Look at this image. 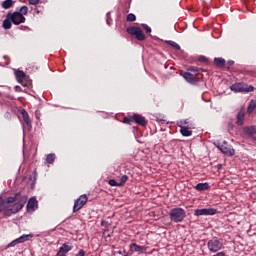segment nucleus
<instances>
[{
    "mask_svg": "<svg viewBox=\"0 0 256 256\" xmlns=\"http://www.w3.org/2000/svg\"><path fill=\"white\" fill-rule=\"evenodd\" d=\"M169 217L173 223H182V221H185V217H187V212L183 208H172L169 212Z\"/></svg>",
    "mask_w": 256,
    "mask_h": 256,
    "instance_id": "f257e3e1",
    "label": "nucleus"
},
{
    "mask_svg": "<svg viewBox=\"0 0 256 256\" xmlns=\"http://www.w3.org/2000/svg\"><path fill=\"white\" fill-rule=\"evenodd\" d=\"M12 199H14L12 209H14V213H19V211L25 207V203H27L28 198L26 195L16 193L14 196H12Z\"/></svg>",
    "mask_w": 256,
    "mask_h": 256,
    "instance_id": "f03ea898",
    "label": "nucleus"
},
{
    "mask_svg": "<svg viewBox=\"0 0 256 256\" xmlns=\"http://www.w3.org/2000/svg\"><path fill=\"white\" fill-rule=\"evenodd\" d=\"M208 251L210 253H219L223 249V240L218 237H213L207 242Z\"/></svg>",
    "mask_w": 256,
    "mask_h": 256,
    "instance_id": "7ed1b4c3",
    "label": "nucleus"
},
{
    "mask_svg": "<svg viewBox=\"0 0 256 256\" xmlns=\"http://www.w3.org/2000/svg\"><path fill=\"white\" fill-rule=\"evenodd\" d=\"M230 89L234 91V93H251L255 88L244 83H235L230 86Z\"/></svg>",
    "mask_w": 256,
    "mask_h": 256,
    "instance_id": "20e7f679",
    "label": "nucleus"
},
{
    "mask_svg": "<svg viewBox=\"0 0 256 256\" xmlns=\"http://www.w3.org/2000/svg\"><path fill=\"white\" fill-rule=\"evenodd\" d=\"M215 147L221 151L224 155H227L228 157H233L235 155V149H233L229 144H227V141H224L222 144L221 142L214 143Z\"/></svg>",
    "mask_w": 256,
    "mask_h": 256,
    "instance_id": "39448f33",
    "label": "nucleus"
},
{
    "mask_svg": "<svg viewBox=\"0 0 256 256\" xmlns=\"http://www.w3.org/2000/svg\"><path fill=\"white\" fill-rule=\"evenodd\" d=\"M127 33H129V35H134L138 41H145V34L143 33V30L137 26L128 27Z\"/></svg>",
    "mask_w": 256,
    "mask_h": 256,
    "instance_id": "423d86ee",
    "label": "nucleus"
},
{
    "mask_svg": "<svg viewBox=\"0 0 256 256\" xmlns=\"http://www.w3.org/2000/svg\"><path fill=\"white\" fill-rule=\"evenodd\" d=\"M87 201L88 198L85 194L81 195L78 199H76L73 206V213H77V211L83 209V207H85V205L87 204Z\"/></svg>",
    "mask_w": 256,
    "mask_h": 256,
    "instance_id": "0eeeda50",
    "label": "nucleus"
},
{
    "mask_svg": "<svg viewBox=\"0 0 256 256\" xmlns=\"http://www.w3.org/2000/svg\"><path fill=\"white\" fill-rule=\"evenodd\" d=\"M194 215H195V217L217 215V209H215V208L196 209V210L194 211Z\"/></svg>",
    "mask_w": 256,
    "mask_h": 256,
    "instance_id": "6e6552de",
    "label": "nucleus"
},
{
    "mask_svg": "<svg viewBox=\"0 0 256 256\" xmlns=\"http://www.w3.org/2000/svg\"><path fill=\"white\" fill-rule=\"evenodd\" d=\"M7 17L14 25H21V23H25V16H22L19 12L8 13Z\"/></svg>",
    "mask_w": 256,
    "mask_h": 256,
    "instance_id": "1a4fd4ad",
    "label": "nucleus"
},
{
    "mask_svg": "<svg viewBox=\"0 0 256 256\" xmlns=\"http://www.w3.org/2000/svg\"><path fill=\"white\" fill-rule=\"evenodd\" d=\"M13 203H15V198H13V196H9L6 199L0 200V213L6 209H9Z\"/></svg>",
    "mask_w": 256,
    "mask_h": 256,
    "instance_id": "9d476101",
    "label": "nucleus"
},
{
    "mask_svg": "<svg viewBox=\"0 0 256 256\" xmlns=\"http://www.w3.org/2000/svg\"><path fill=\"white\" fill-rule=\"evenodd\" d=\"M73 250V245H71L69 242L64 243L58 250L56 256H66L69 251Z\"/></svg>",
    "mask_w": 256,
    "mask_h": 256,
    "instance_id": "9b49d317",
    "label": "nucleus"
},
{
    "mask_svg": "<svg viewBox=\"0 0 256 256\" xmlns=\"http://www.w3.org/2000/svg\"><path fill=\"white\" fill-rule=\"evenodd\" d=\"M129 249H130L129 251H130V253H132V255L134 253H143L144 251H146L145 246H140L137 243H131L129 245Z\"/></svg>",
    "mask_w": 256,
    "mask_h": 256,
    "instance_id": "f8f14e48",
    "label": "nucleus"
},
{
    "mask_svg": "<svg viewBox=\"0 0 256 256\" xmlns=\"http://www.w3.org/2000/svg\"><path fill=\"white\" fill-rule=\"evenodd\" d=\"M39 207V202L37 201V198L32 197L29 199L27 204V211H37Z\"/></svg>",
    "mask_w": 256,
    "mask_h": 256,
    "instance_id": "ddd939ff",
    "label": "nucleus"
},
{
    "mask_svg": "<svg viewBox=\"0 0 256 256\" xmlns=\"http://www.w3.org/2000/svg\"><path fill=\"white\" fill-rule=\"evenodd\" d=\"M133 120L137 125H140L141 127H147V119H145L144 116H141V114H134Z\"/></svg>",
    "mask_w": 256,
    "mask_h": 256,
    "instance_id": "4468645a",
    "label": "nucleus"
},
{
    "mask_svg": "<svg viewBox=\"0 0 256 256\" xmlns=\"http://www.w3.org/2000/svg\"><path fill=\"white\" fill-rule=\"evenodd\" d=\"M245 123V110H240L236 116V124L241 127Z\"/></svg>",
    "mask_w": 256,
    "mask_h": 256,
    "instance_id": "2eb2a0df",
    "label": "nucleus"
},
{
    "mask_svg": "<svg viewBox=\"0 0 256 256\" xmlns=\"http://www.w3.org/2000/svg\"><path fill=\"white\" fill-rule=\"evenodd\" d=\"M21 115L23 117L25 125L28 127V129H31V118L29 117V113L27 112V110L22 109Z\"/></svg>",
    "mask_w": 256,
    "mask_h": 256,
    "instance_id": "dca6fc26",
    "label": "nucleus"
},
{
    "mask_svg": "<svg viewBox=\"0 0 256 256\" xmlns=\"http://www.w3.org/2000/svg\"><path fill=\"white\" fill-rule=\"evenodd\" d=\"M15 77L18 83H23V81H25V77H27V74H25L23 70H16Z\"/></svg>",
    "mask_w": 256,
    "mask_h": 256,
    "instance_id": "f3484780",
    "label": "nucleus"
},
{
    "mask_svg": "<svg viewBox=\"0 0 256 256\" xmlns=\"http://www.w3.org/2000/svg\"><path fill=\"white\" fill-rule=\"evenodd\" d=\"M243 133L245 135H256V126H245L243 127Z\"/></svg>",
    "mask_w": 256,
    "mask_h": 256,
    "instance_id": "a211bd4d",
    "label": "nucleus"
},
{
    "mask_svg": "<svg viewBox=\"0 0 256 256\" xmlns=\"http://www.w3.org/2000/svg\"><path fill=\"white\" fill-rule=\"evenodd\" d=\"M183 77L188 83H195V75L191 74L190 72H185Z\"/></svg>",
    "mask_w": 256,
    "mask_h": 256,
    "instance_id": "6ab92c4d",
    "label": "nucleus"
},
{
    "mask_svg": "<svg viewBox=\"0 0 256 256\" xmlns=\"http://www.w3.org/2000/svg\"><path fill=\"white\" fill-rule=\"evenodd\" d=\"M196 191H207V189H209V183L205 182V183H198L195 186Z\"/></svg>",
    "mask_w": 256,
    "mask_h": 256,
    "instance_id": "aec40b11",
    "label": "nucleus"
},
{
    "mask_svg": "<svg viewBox=\"0 0 256 256\" xmlns=\"http://www.w3.org/2000/svg\"><path fill=\"white\" fill-rule=\"evenodd\" d=\"M29 237L33 238V234H24L16 239L18 240V243H25V241H29Z\"/></svg>",
    "mask_w": 256,
    "mask_h": 256,
    "instance_id": "412c9836",
    "label": "nucleus"
},
{
    "mask_svg": "<svg viewBox=\"0 0 256 256\" xmlns=\"http://www.w3.org/2000/svg\"><path fill=\"white\" fill-rule=\"evenodd\" d=\"M29 237L33 238V234H24L16 239L18 240V243H25V241H29Z\"/></svg>",
    "mask_w": 256,
    "mask_h": 256,
    "instance_id": "4be33fe9",
    "label": "nucleus"
},
{
    "mask_svg": "<svg viewBox=\"0 0 256 256\" xmlns=\"http://www.w3.org/2000/svg\"><path fill=\"white\" fill-rule=\"evenodd\" d=\"M180 133L181 135H183V137H191V135L193 134L191 130H189V128L187 127H182Z\"/></svg>",
    "mask_w": 256,
    "mask_h": 256,
    "instance_id": "5701e85b",
    "label": "nucleus"
},
{
    "mask_svg": "<svg viewBox=\"0 0 256 256\" xmlns=\"http://www.w3.org/2000/svg\"><path fill=\"white\" fill-rule=\"evenodd\" d=\"M166 43H167V45H170L171 47L176 49V51H181V46L179 44H177V42L172 41V40H167Z\"/></svg>",
    "mask_w": 256,
    "mask_h": 256,
    "instance_id": "b1692460",
    "label": "nucleus"
},
{
    "mask_svg": "<svg viewBox=\"0 0 256 256\" xmlns=\"http://www.w3.org/2000/svg\"><path fill=\"white\" fill-rule=\"evenodd\" d=\"M214 63L217 67H225V59L223 58H214Z\"/></svg>",
    "mask_w": 256,
    "mask_h": 256,
    "instance_id": "393cba45",
    "label": "nucleus"
},
{
    "mask_svg": "<svg viewBox=\"0 0 256 256\" xmlns=\"http://www.w3.org/2000/svg\"><path fill=\"white\" fill-rule=\"evenodd\" d=\"M46 163H48L49 165H53V163H55V154L54 153H50L47 155Z\"/></svg>",
    "mask_w": 256,
    "mask_h": 256,
    "instance_id": "a878e982",
    "label": "nucleus"
},
{
    "mask_svg": "<svg viewBox=\"0 0 256 256\" xmlns=\"http://www.w3.org/2000/svg\"><path fill=\"white\" fill-rule=\"evenodd\" d=\"M15 214H17V212H15L13 208H7L3 212L4 217H11V215H15Z\"/></svg>",
    "mask_w": 256,
    "mask_h": 256,
    "instance_id": "bb28decb",
    "label": "nucleus"
},
{
    "mask_svg": "<svg viewBox=\"0 0 256 256\" xmlns=\"http://www.w3.org/2000/svg\"><path fill=\"white\" fill-rule=\"evenodd\" d=\"M128 180H129V176L127 175L121 176V178L118 180L119 187H123V185L126 184Z\"/></svg>",
    "mask_w": 256,
    "mask_h": 256,
    "instance_id": "cd10ccee",
    "label": "nucleus"
},
{
    "mask_svg": "<svg viewBox=\"0 0 256 256\" xmlns=\"http://www.w3.org/2000/svg\"><path fill=\"white\" fill-rule=\"evenodd\" d=\"M2 7L3 9H11V7H13V0H5L2 3Z\"/></svg>",
    "mask_w": 256,
    "mask_h": 256,
    "instance_id": "c85d7f7f",
    "label": "nucleus"
},
{
    "mask_svg": "<svg viewBox=\"0 0 256 256\" xmlns=\"http://www.w3.org/2000/svg\"><path fill=\"white\" fill-rule=\"evenodd\" d=\"M12 20L6 16V19L3 21V27L4 29H11Z\"/></svg>",
    "mask_w": 256,
    "mask_h": 256,
    "instance_id": "c756f323",
    "label": "nucleus"
},
{
    "mask_svg": "<svg viewBox=\"0 0 256 256\" xmlns=\"http://www.w3.org/2000/svg\"><path fill=\"white\" fill-rule=\"evenodd\" d=\"M256 108V100H251L248 106V112L251 113Z\"/></svg>",
    "mask_w": 256,
    "mask_h": 256,
    "instance_id": "7c9ffc66",
    "label": "nucleus"
},
{
    "mask_svg": "<svg viewBox=\"0 0 256 256\" xmlns=\"http://www.w3.org/2000/svg\"><path fill=\"white\" fill-rule=\"evenodd\" d=\"M16 245H19V240L14 239L12 242H10L6 247L5 249H10V247H15Z\"/></svg>",
    "mask_w": 256,
    "mask_h": 256,
    "instance_id": "2f4dec72",
    "label": "nucleus"
},
{
    "mask_svg": "<svg viewBox=\"0 0 256 256\" xmlns=\"http://www.w3.org/2000/svg\"><path fill=\"white\" fill-rule=\"evenodd\" d=\"M29 11V8L27 6H22L20 9H19V12L22 16L23 15H27V12Z\"/></svg>",
    "mask_w": 256,
    "mask_h": 256,
    "instance_id": "473e14b6",
    "label": "nucleus"
},
{
    "mask_svg": "<svg viewBox=\"0 0 256 256\" xmlns=\"http://www.w3.org/2000/svg\"><path fill=\"white\" fill-rule=\"evenodd\" d=\"M126 19H127V21L133 23V21H136V20H137V17L135 16V14L130 13V14L127 15V18H126Z\"/></svg>",
    "mask_w": 256,
    "mask_h": 256,
    "instance_id": "72a5a7b5",
    "label": "nucleus"
},
{
    "mask_svg": "<svg viewBox=\"0 0 256 256\" xmlns=\"http://www.w3.org/2000/svg\"><path fill=\"white\" fill-rule=\"evenodd\" d=\"M188 71H190L191 73H195V75H198L199 73V68L197 66H190L188 68Z\"/></svg>",
    "mask_w": 256,
    "mask_h": 256,
    "instance_id": "f704fd0d",
    "label": "nucleus"
},
{
    "mask_svg": "<svg viewBox=\"0 0 256 256\" xmlns=\"http://www.w3.org/2000/svg\"><path fill=\"white\" fill-rule=\"evenodd\" d=\"M108 183L111 187H119V181H116L115 179H110Z\"/></svg>",
    "mask_w": 256,
    "mask_h": 256,
    "instance_id": "c9c22d12",
    "label": "nucleus"
},
{
    "mask_svg": "<svg viewBox=\"0 0 256 256\" xmlns=\"http://www.w3.org/2000/svg\"><path fill=\"white\" fill-rule=\"evenodd\" d=\"M118 255H122V256H131V255H133V252H130V250L127 252V251H125V250H123V251H118Z\"/></svg>",
    "mask_w": 256,
    "mask_h": 256,
    "instance_id": "e433bc0d",
    "label": "nucleus"
},
{
    "mask_svg": "<svg viewBox=\"0 0 256 256\" xmlns=\"http://www.w3.org/2000/svg\"><path fill=\"white\" fill-rule=\"evenodd\" d=\"M110 225H111V222H109L107 220L101 221V227H105L107 229V228H109Z\"/></svg>",
    "mask_w": 256,
    "mask_h": 256,
    "instance_id": "4c0bfd02",
    "label": "nucleus"
},
{
    "mask_svg": "<svg viewBox=\"0 0 256 256\" xmlns=\"http://www.w3.org/2000/svg\"><path fill=\"white\" fill-rule=\"evenodd\" d=\"M110 19H111V12H107V14H106V23H107V25H111Z\"/></svg>",
    "mask_w": 256,
    "mask_h": 256,
    "instance_id": "58836bf2",
    "label": "nucleus"
},
{
    "mask_svg": "<svg viewBox=\"0 0 256 256\" xmlns=\"http://www.w3.org/2000/svg\"><path fill=\"white\" fill-rule=\"evenodd\" d=\"M39 1L41 0H28L29 5H39Z\"/></svg>",
    "mask_w": 256,
    "mask_h": 256,
    "instance_id": "ea45409f",
    "label": "nucleus"
},
{
    "mask_svg": "<svg viewBox=\"0 0 256 256\" xmlns=\"http://www.w3.org/2000/svg\"><path fill=\"white\" fill-rule=\"evenodd\" d=\"M142 27H144L146 33H151V27H149V25H147V24H142Z\"/></svg>",
    "mask_w": 256,
    "mask_h": 256,
    "instance_id": "a19ab883",
    "label": "nucleus"
},
{
    "mask_svg": "<svg viewBox=\"0 0 256 256\" xmlns=\"http://www.w3.org/2000/svg\"><path fill=\"white\" fill-rule=\"evenodd\" d=\"M198 61H200V63H207V57H205V56H200V57L198 58Z\"/></svg>",
    "mask_w": 256,
    "mask_h": 256,
    "instance_id": "79ce46f5",
    "label": "nucleus"
},
{
    "mask_svg": "<svg viewBox=\"0 0 256 256\" xmlns=\"http://www.w3.org/2000/svg\"><path fill=\"white\" fill-rule=\"evenodd\" d=\"M76 256H85V250L80 249Z\"/></svg>",
    "mask_w": 256,
    "mask_h": 256,
    "instance_id": "37998d69",
    "label": "nucleus"
},
{
    "mask_svg": "<svg viewBox=\"0 0 256 256\" xmlns=\"http://www.w3.org/2000/svg\"><path fill=\"white\" fill-rule=\"evenodd\" d=\"M213 256H227V254L222 251V252H216V254H214Z\"/></svg>",
    "mask_w": 256,
    "mask_h": 256,
    "instance_id": "c03bdc74",
    "label": "nucleus"
},
{
    "mask_svg": "<svg viewBox=\"0 0 256 256\" xmlns=\"http://www.w3.org/2000/svg\"><path fill=\"white\" fill-rule=\"evenodd\" d=\"M124 123H131V118H129V117H125L124 118Z\"/></svg>",
    "mask_w": 256,
    "mask_h": 256,
    "instance_id": "a18cd8bd",
    "label": "nucleus"
},
{
    "mask_svg": "<svg viewBox=\"0 0 256 256\" xmlns=\"http://www.w3.org/2000/svg\"><path fill=\"white\" fill-rule=\"evenodd\" d=\"M235 62L233 61V60H229L228 62H227V65H228V67H232V65L234 64Z\"/></svg>",
    "mask_w": 256,
    "mask_h": 256,
    "instance_id": "49530a36",
    "label": "nucleus"
},
{
    "mask_svg": "<svg viewBox=\"0 0 256 256\" xmlns=\"http://www.w3.org/2000/svg\"><path fill=\"white\" fill-rule=\"evenodd\" d=\"M15 91H17L18 93H20V91H22L21 86H15Z\"/></svg>",
    "mask_w": 256,
    "mask_h": 256,
    "instance_id": "de8ad7c7",
    "label": "nucleus"
},
{
    "mask_svg": "<svg viewBox=\"0 0 256 256\" xmlns=\"http://www.w3.org/2000/svg\"><path fill=\"white\" fill-rule=\"evenodd\" d=\"M107 232H109V228H106L103 232V235H105Z\"/></svg>",
    "mask_w": 256,
    "mask_h": 256,
    "instance_id": "09e8293b",
    "label": "nucleus"
},
{
    "mask_svg": "<svg viewBox=\"0 0 256 256\" xmlns=\"http://www.w3.org/2000/svg\"><path fill=\"white\" fill-rule=\"evenodd\" d=\"M221 167H223L221 164H218V165H217V168H218V169H221Z\"/></svg>",
    "mask_w": 256,
    "mask_h": 256,
    "instance_id": "8fccbe9b",
    "label": "nucleus"
},
{
    "mask_svg": "<svg viewBox=\"0 0 256 256\" xmlns=\"http://www.w3.org/2000/svg\"><path fill=\"white\" fill-rule=\"evenodd\" d=\"M160 121H165V120L161 119Z\"/></svg>",
    "mask_w": 256,
    "mask_h": 256,
    "instance_id": "3c124183",
    "label": "nucleus"
}]
</instances>
